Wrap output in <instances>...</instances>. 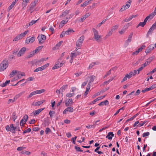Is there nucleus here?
<instances>
[{"instance_id":"obj_29","label":"nucleus","mask_w":156,"mask_h":156,"mask_svg":"<svg viewBox=\"0 0 156 156\" xmlns=\"http://www.w3.org/2000/svg\"><path fill=\"white\" fill-rule=\"evenodd\" d=\"M67 87V85H64L62 87L60 88V92H61V94H62V96H63L62 92H63L65 89Z\"/></svg>"},{"instance_id":"obj_39","label":"nucleus","mask_w":156,"mask_h":156,"mask_svg":"<svg viewBox=\"0 0 156 156\" xmlns=\"http://www.w3.org/2000/svg\"><path fill=\"white\" fill-rule=\"evenodd\" d=\"M28 118V116L27 115H25L22 120L24 122H26L27 121Z\"/></svg>"},{"instance_id":"obj_34","label":"nucleus","mask_w":156,"mask_h":156,"mask_svg":"<svg viewBox=\"0 0 156 156\" xmlns=\"http://www.w3.org/2000/svg\"><path fill=\"white\" fill-rule=\"evenodd\" d=\"M37 94L36 91H35L33 92H32L30 93V95L27 97V98H29L31 97H32L33 96L36 95Z\"/></svg>"},{"instance_id":"obj_4","label":"nucleus","mask_w":156,"mask_h":156,"mask_svg":"<svg viewBox=\"0 0 156 156\" xmlns=\"http://www.w3.org/2000/svg\"><path fill=\"white\" fill-rule=\"evenodd\" d=\"M39 43L40 44H43L46 39L45 36L43 34L39 35L37 37Z\"/></svg>"},{"instance_id":"obj_41","label":"nucleus","mask_w":156,"mask_h":156,"mask_svg":"<svg viewBox=\"0 0 156 156\" xmlns=\"http://www.w3.org/2000/svg\"><path fill=\"white\" fill-rule=\"evenodd\" d=\"M133 18V16H130V17L128 18H126L123 21L124 22H128L131 20L132 18Z\"/></svg>"},{"instance_id":"obj_25","label":"nucleus","mask_w":156,"mask_h":156,"mask_svg":"<svg viewBox=\"0 0 156 156\" xmlns=\"http://www.w3.org/2000/svg\"><path fill=\"white\" fill-rule=\"evenodd\" d=\"M73 100L72 99H69L67 101H65V105L66 106H69L70 104L73 103Z\"/></svg>"},{"instance_id":"obj_64","label":"nucleus","mask_w":156,"mask_h":156,"mask_svg":"<svg viewBox=\"0 0 156 156\" xmlns=\"http://www.w3.org/2000/svg\"><path fill=\"white\" fill-rule=\"evenodd\" d=\"M151 90L154 89L156 88V84H153L150 87Z\"/></svg>"},{"instance_id":"obj_7","label":"nucleus","mask_w":156,"mask_h":156,"mask_svg":"<svg viewBox=\"0 0 156 156\" xmlns=\"http://www.w3.org/2000/svg\"><path fill=\"white\" fill-rule=\"evenodd\" d=\"M133 34V33H131L128 36L127 40L125 41L124 45L126 47L128 46L129 45V43L131 41L132 37Z\"/></svg>"},{"instance_id":"obj_46","label":"nucleus","mask_w":156,"mask_h":156,"mask_svg":"<svg viewBox=\"0 0 156 156\" xmlns=\"http://www.w3.org/2000/svg\"><path fill=\"white\" fill-rule=\"evenodd\" d=\"M86 127L87 129H91L92 128H95V125H89L86 126Z\"/></svg>"},{"instance_id":"obj_35","label":"nucleus","mask_w":156,"mask_h":156,"mask_svg":"<svg viewBox=\"0 0 156 156\" xmlns=\"http://www.w3.org/2000/svg\"><path fill=\"white\" fill-rule=\"evenodd\" d=\"M10 82V80H7L5 82L2 84L0 86L2 87H4L6 86L8 84H9Z\"/></svg>"},{"instance_id":"obj_30","label":"nucleus","mask_w":156,"mask_h":156,"mask_svg":"<svg viewBox=\"0 0 156 156\" xmlns=\"http://www.w3.org/2000/svg\"><path fill=\"white\" fill-rule=\"evenodd\" d=\"M69 10H66L64 12H62L61 16L65 17L69 13Z\"/></svg>"},{"instance_id":"obj_54","label":"nucleus","mask_w":156,"mask_h":156,"mask_svg":"<svg viewBox=\"0 0 156 156\" xmlns=\"http://www.w3.org/2000/svg\"><path fill=\"white\" fill-rule=\"evenodd\" d=\"M73 95V93H68L66 94V96L67 97L70 98Z\"/></svg>"},{"instance_id":"obj_15","label":"nucleus","mask_w":156,"mask_h":156,"mask_svg":"<svg viewBox=\"0 0 156 156\" xmlns=\"http://www.w3.org/2000/svg\"><path fill=\"white\" fill-rule=\"evenodd\" d=\"M69 19H68V18L67 17L66 18V19L65 20H62V21L59 25V28H62V27L65 24L67 23Z\"/></svg>"},{"instance_id":"obj_61","label":"nucleus","mask_w":156,"mask_h":156,"mask_svg":"<svg viewBox=\"0 0 156 156\" xmlns=\"http://www.w3.org/2000/svg\"><path fill=\"white\" fill-rule=\"evenodd\" d=\"M86 18L84 16H83L80 19V22H83V20H85Z\"/></svg>"},{"instance_id":"obj_60","label":"nucleus","mask_w":156,"mask_h":156,"mask_svg":"<svg viewBox=\"0 0 156 156\" xmlns=\"http://www.w3.org/2000/svg\"><path fill=\"white\" fill-rule=\"evenodd\" d=\"M20 39H21L20 37H19V35H18L15 38H14V39L13 40V41H16Z\"/></svg>"},{"instance_id":"obj_58","label":"nucleus","mask_w":156,"mask_h":156,"mask_svg":"<svg viewBox=\"0 0 156 156\" xmlns=\"http://www.w3.org/2000/svg\"><path fill=\"white\" fill-rule=\"evenodd\" d=\"M101 91L100 92H98L97 93H96L94 94L92 97V98H94L96 96H98L101 94Z\"/></svg>"},{"instance_id":"obj_18","label":"nucleus","mask_w":156,"mask_h":156,"mask_svg":"<svg viewBox=\"0 0 156 156\" xmlns=\"http://www.w3.org/2000/svg\"><path fill=\"white\" fill-rule=\"evenodd\" d=\"M62 43V41H59L55 45L54 47L53 48V50H56L58 49Z\"/></svg>"},{"instance_id":"obj_26","label":"nucleus","mask_w":156,"mask_h":156,"mask_svg":"<svg viewBox=\"0 0 156 156\" xmlns=\"http://www.w3.org/2000/svg\"><path fill=\"white\" fill-rule=\"evenodd\" d=\"M74 31L73 30V29L69 28L68 30L65 31L66 34L69 35L71 33L74 32Z\"/></svg>"},{"instance_id":"obj_48","label":"nucleus","mask_w":156,"mask_h":156,"mask_svg":"<svg viewBox=\"0 0 156 156\" xmlns=\"http://www.w3.org/2000/svg\"><path fill=\"white\" fill-rule=\"evenodd\" d=\"M113 69H110L109 71H108L107 73L105 75L104 77L107 76H108L109 75L111 74V71L112 70H113Z\"/></svg>"},{"instance_id":"obj_6","label":"nucleus","mask_w":156,"mask_h":156,"mask_svg":"<svg viewBox=\"0 0 156 156\" xmlns=\"http://www.w3.org/2000/svg\"><path fill=\"white\" fill-rule=\"evenodd\" d=\"M130 2L129 1L127 2L126 3V4L122 6V7L121 8V9L119 10V12H122L125 10L126 9L129 8L130 7Z\"/></svg>"},{"instance_id":"obj_19","label":"nucleus","mask_w":156,"mask_h":156,"mask_svg":"<svg viewBox=\"0 0 156 156\" xmlns=\"http://www.w3.org/2000/svg\"><path fill=\"white\" fill-rule=\"evenodd\" d=\"M127 29L128 27L127 26H124L121 30L119 31V32L121 35L123 34L125 32Z\"/></svg>"},{"instance_id":"obj_22","label":"nucleus","mask_w":156,"mask_h":156,"mask_svg":"<svg viewBox=\"0 0 156 156\" xmlns=\"http://www.w3.org/2000/svg\"><path fill=\"white\" fill-rule=\"evenodd\" d=\"M38 0H34V1L30 4V7L31 9H33L36 5Z\"/></svg>"},{"instance_id":"obj_36","label":"nucleus","mask_w":156,"mask_h":156,"mask_svg":"<svg viewBox=\"0 0 156 156\" xmlns=\"http://www.w3.org/2000/svg\"><path fill=\"white\" fill-rule=\"evenodd\" d=\"M153 18H151V17L150 16V15H149V16H147L144 19V23L145 24L146 23V22L147 21V20L149 19H150V20H151Z\"/></svg>"},{"instance_id":"obj_12","label":"nucleus","mask_w":156,"mask_h":156,"mask_svg":"<svg viewBox=\"0 0 156 156\" xmlns=\"http://www.w3.org/2000/svg\"><path fill=\"white\" fill-rule=\"evenodd\" d=\"M26 50V48L23 47L19 51V53L17 54V56L18 57H20L23 55L25 52Z\"/></svg>"},{"instance_id":"obj_9","label":"nucleus","mask_w":156,"mask_h":156,"mask_svg":"<svg viewBox=\"0 0 156 156\" xmlns=\"http://www.w3.org/2000/svg\"><path fill=\"white\" fill-rule=\"evenodd\" d=\"M35 38L34 37H32L31 38L28 37L26 39L25 43L27 44L32 43L35 41Z\"/></svg>"},{"instance_id":"obj_56","label":"nucleus","mask_w":156,"mask_h":156,"mask_svg":"<svg viewBox=\"0 0 156 156\" xmlns=\"http://www.w3.org/2000/svg\"><path fill=\"white\" fill-rule=\"evenodd\" d=\"M31 131V129L30 128H28L26 130H25L23 132V133L25 134V133H29Z\"/></svg>"},{"instance_id":"obj_45","label":"nucleus","mask_w":156,"mask_h":156,"mask_svg":"<svg viewBox=\"0 0 156 156\" xmlns=\"http://www.w3.org/2000/svg\"><path fill=\"white\" fill-rule=\"evenodd\" d=\"M38 20H37L35 21V20H32L31 21L30 23H29V26H30L32 25L33 24H35L37 21Z\"/></svg>"},{"instance_id":"obj_63","label":"nucleus","mask_w":156,"mask_h":156,"mask_svg":"<svg viewBox=\"0 0 156 156\" xmlns=\"http://www.w3.org/2000/svg\"><path fill=\"white\" fill-rule=\"evenodd\" d=\"M145 122H144L140 123H139V124L138 125H137V126H138L139 127H141L143 126L145 124Z\"/></svg>"},{"instance_id":"obj_47","label":"nucleus","mask_w":156,"mask_h":156,"mask_svg":"<svg viewBox=\"0 0 156 156\" xmlns=\"http://www.w3.org/2000/svg\"><path fill=\"white\" fill-rule=\"evenodd\" d=\"M49 64L48 63L44 65L41 67L42 68V70H43L46 69L47 67H48L49 66Z\"/></svg>"},{"instance_id":"obj_50","label":"nucleus","mask_w":156,"mask_h":156,"mask_svg":"<svg viewBox=\"0 0 156 156\" xmlns=\"http://www.w3.org/2000/svg\"><path fill=\"white\" fill-rule=\"evenodd\" d=\"M55 113V112L54 111H50L49 112V114L51 118H52L53 115Z\"/></svg>"},{"instance_id":"obj_28","label":"nucleus","mask_w":156,"mask_h":156,"mask_svg":"<svg viewBox=\"0 0 156 156\" xmlns=\"http://www.w3.org/2000/svg\"><path fill=\"white\" fill-rule=\"evenodd\" d=\"M109 104L107 100H106L104 101H102L99 104V105L100 106H102L104 104L105 105H106L107 104Z\"/></svg>"},{"instance_id":"obj_55","label":"nucleus","mask_w":156,"mask_h":156,"mask_svg":"<svg viewBox=\"0 0 156 156\" xmlns=\"http://www.w3.org/2000/svg\"><path fill=\"white\" fill-rule=\"evenodd\" d=\"M45 133L46 134H48L49 132H51V130L49 128H47L45 130Z\"/></svg>"},{"instance_id":"obj_31","label":"nucleus","mask_w":156,"mask_h":156,"mask_svg":"<svg viewBox=\"0 0 156 156\" xmlns=\"http://www.w3.org/2000/svg\"><path fill=\"white\" fill-rule=\"evenodd\" d=\"M119 27V25H116L113 26L111 29L113 32L117 30Z\"/></svg>"},{"instance_id":"obj_1","label":"nucleus","mask_w":156,"mask_h":156,"mask_svg":"<svg viewBox=\"0 0 156 156\" xmlns=\"http://www.w3.org/2000/svg\"><path fill=\"white\" fill-rule=\"evenodd\" d=\"M9 65V62L7 59L3 60L0 64V72L5 70Z\"/></svg>"},{"instance_id":"obj_8","label":"nucleus","mask_w":156,"mask_h":156,"mask_svg":"<svg viewBox=\"0 0 156 156\" xmlns=\"http://www.w3.org/2000/svg\"><path fill=\"white\" fill-rule=\"evenodd\" d=\"M95 78V76L94 75L89 76L86 78V80H87V82L88 81H89V83L88 84H91L90 83L94 81Z\"/></svg>"},{"instance_id":"obj_11","label":"nucleus","mask_w":156,"mask_h":156,"mask_svg":"<svg viewBox=\"0 0 156 156\" xmlns=\"http://www.w3.org/2000/svg\"><path fill=\"white\" fill-rule=\"evenodd\" d=\"M156 28V27L153 24L152 26L150 28L147 34V36L148 37L150 34H151L153 31Z\"/></svg>"},{"instance_id":"obj_14","label":"nucleus","mask_w":156,"mask_h":156,"mask_svg":"<svg viewBox=\"0 0 156 156\" xmlns=\"http://www.w3.org/2000/svg\"><path fill=\"white\" fill-rule=\"evenodd\" d=\"M25 93V91H23L21 92L20 94H19L17 96H15L14 98V100H12V99H9L8 101V104H9L11 102H13L15 101V98H19L20 96L21 95H22L23 94H24Z\"/></svg>"},{"instance_id":"obj_33","label":"nucleus","mask_w":156,"mask_h":156,"mask_svg":"<svg viewBox=\"0 0 156 156\" xmlns=\"http://www.w3.org/2000/svg\"><path fill=\"white\" fill-rule=\"evenodd\" d=\"M16 0L15 1L13 2L11 5L8 7V9L9 11L13 7L16 3Z\"/></svg>"},{"instance_id":"obj_23","label":"nucleus","mask_w":156,"mask_h":156,"mask_svg":"<svg viewBox=\"0 0 156 156\" xmlns=\"http://www.w3.org/2000/svg\"><path fill=\"white\" fill-rule=\"evenodd\" d=\"M114 136V134L112 132H109L106 136V138H108L109 140H111Z\"/></svg>"},{"instance_id":"obj_27","label":"nucleus","mask_w":156,"mask_h":156,"mask_svg":"<svg viewBox=\"0 0 156 156\" xmlns=\"http://www.w3.org/2000/svg\"><path fill=\"white\" fill-rule=\"evenodd\" d=\"M29 32L28 30L25 31L24 33H22L20 35H19L21 39L23 37H24Z\"/></svg>"},{"instance_id":"obj_49","label":"nucleus","mask_w":156,"mask_h":156,"mask_svg":"<svg viewBox=\"0 0 156 156\" xmlns=\"http://www.w3.org/2000/svg\"><path fill=\"white\" fill-rule=\"evenodd\" d=\"M34 77H29L27 79L26 82L29 81H32L34 80Z\"/></svg>"},{"instance_id":"obj_20","label":"nucleus","mask_w":156,"mask_h":156,"mask_svg":"<svg viewBox=\"0 0 156 156\" xmlns=\"http://www.w3.org/2000/svg\"><path fill=\"white\" fill-rule=\"evenodd\" d=\"M154 48V47L152 44L150 45L146 49V50L145 51L146 53H149L151 51H152Z\"/></svg>"},{"instance_id":"obj_17","label":"nucleus","mask_w":156,"mask_h":156,"mask_svg":"<svg viewBox=\"0 0 156 156\" xmlns=\"http://www.w3.org/2000/svg\"><path fill=\"white\" fill-rule=\"evenodd\" d=\"M91 86V84H88L87 85V88H86V90L84 94L83 95V96L84 98H86L87 96V95L88 93V92H89V90L90 89Z\"/></svg>"},{"instance_id":"obj_32","label":"nucleus","mask_w":156,"mask_h":156,"mask_svg":"<svg viewBox=\"0 0 156 156\" xmlns=\"http://www.w3.org/2000/svg\"><path fill=\"white\" fill-rule=\"evenodd\" d=\"M17 72L18 71L16 70H12V71L11 73L9 75L10 77H13L15 75L16 73H17Z\"/></svg>"},{"instance_id":"obj_3","label":"nucleus","mask_w":156,"mask_h":156,"mask_svg":"<svg viewBox=\"0 0 156 156\" xmlns=\"http://www.w3.org/2000/svg\"><path fill=\"white\" fill-rule=\"evenodd\" d=\"M5 129L7 131H10L12 133H15V130L17 128V127H15L13 124H11L10 126L7 125L5 127Z\"/></svg>"},{"instance_id":"obj_57","label":"nucleus","mask_w":156,"mask_h":156,"mask_svg":"<svg viewBox=\"0 0 156 156\" xmlns=\"http://www.w3.org/2000/svg\"><path fill=\"white\" fill-rule=\"evenodd\" d=\"M149 134H150L149 133V132H146V133H143V134L142 136H143V137H144L146 136H149Z\"/></svg>"},{"instance_id":"obj_2","label":"nucleus","mask_w":156,"mask_h":156,"mask_svg":"<svg viewBox=\"0 0 156 156\" xmlns=\"http://www.w3.org/2000/svg\"><path fill=\"white\" fill-rule=\"evenodd\" d=\"M84 39V36H82L79 38L76 43V50L80 49L81 48Z\"/></svg>"},{"instance_id":"obj_59","label":"nucleus","mask_w":156,"mask_h":156,"mask_svg":"<svg viewBox=\"0 0 156 156\" xmlns=\"http://www.w3.org/2000/svg\"><path fill=\"white\" fill-rule=\"evenodd\" d=\"M35 52H34V51H33L31 52L30 53V54L29 55H28V58H30L31 57H32L35 54Z\"/></svg>"},{"instance_id":"obj_42","label":"nucleus","mask_w":156,"mask_h":156,"mask_svg":"<svg viewBox=\"0 0 156 156\" xmlns=\"http://www.w3.org/2000/svg\"><path fill=\"white\" fill-rule=\"evenodd\" d=\"M113 32V31L111 29L109 30L105 37H108L111 36Z\"/></svg>"},{"instance_id":"obj_51","label":"nucleus","mask_w":156,"mask_h":156,"mask_svg":"<svg viewBox=\"0 0 156 156\" xmlns=\"http://www.w3.org/2000/svg\"><path fill=\"white\" fill-rule=\"evenodd\" d=\"M25 73L23 72H22L20 73V75L19 74H18V78H21V76H25Z\"/></svg>"},{"instance_id":"obj_13","label":"nucleus","mask_w":156,"mask_h":156,"mask_svg":"<svg viewBox=\"0 0 156 156\" xmlns=\"http://www.w3.org/2000/svg\"><path fill=\"white\" fill-rule=\"evenodd\" d=\"M44 109V108L39 109L37 110L33 111L32 112V114H33V115H34V116H37Z\"/></svg>"},{"instance_id":"obj_21","label":"nucleus","mask_w":156,"mask_h":156,"mask_svg":"<svg viewBox=\"0 0 156 156\" xmlns=\"http://www.w3.org/2000/svg\"><path fill=\"white\" fill-rule=\"evenodd\" d=\"M151 58H149L144 63L142 64V66L144 68L148 65L151 62Z\"/></svg>"},{"instance_id":"obj_52","label":"nucleus","mask_w":156,"mask_h":156,"mask_svg":"<svg viewBox=\"0 0 156 156\" xmlns=\"http://www.w3.org/2000/svg\"><path fill=\"white\" fill-rule=\"evenodd\" d=\"M145 25V24L144 23V22H140L138 24L137 26V27H138L139 26H141L142 27H143Z\"/></svg>"},{"instance_id":"obj_24","label":"nucleus","mask_w":156,"mask_h":156,"mask_svg":"<svg viewBox=\"0 0 156 156\" xmlns=\"http://www.w3.org/2000/svg\"><path fill=\"white\" fill-rule=\"evenodd\" d=\"M45 100H43L41 101H39L37 102H36L34 104V105L36 106H39L44 102Z\"/></svg>"},{"instance_id":"obj_53","label":"nucleus","mask_w":156,"mask_h":156,"mask_svg":"<svg viewBox=\"0 0 156 156\" xmlns=\"http://www.w3.org/2000/svg\"><path fill=\"white\" fill-rule=\"evenodd\" d=\"M42 68L41 67H39L36 68L35 70H34V72H38L39 71H42Z\"/></svg>"},{"instance_id":"obj_38","label":"nucleus","mask_w":156,"mask_h":156,"mask_svg":"<svg viewBox=\"0 0 156 156\" xmlns=\"http://www.w3.org/2000/svg\"><path fill=\"white\" fill-rule=\"evenodd\" d=\"M156 15V7L155 8L154 11L150 15L151 17V18H153V17Z\"/></svg>"},{"instance_id":"obj_37","label":"nucleus","mask_w":156,"mask_h":156,"mask_svg":"<svg viewBox=\"0 0 156 156\" xmlns=\"http://www.w3.org/2000/svg\"><path fill=\"white\" fill-rule=\"evenodd\" d=\"M45 90L44 89H41L40 90H36V93L37 94H41L42 93H43V92H44L45 91Z\"/></svg>"},{"instance_id":"obj_43","label":"nucleus","mask_w":156,"mask_h":156,"mask_svg":"<svg viewBox=\"0 0 156 156\" xmlns=\"http://www.w3.org/2000/svg\"><path fill=\"white\" fill-rule=\"evenodd\" d=\"M96 64L95 62H92L91 64H90L88 68V69H91L94 65Z\"/></svg>"},{"instance_id":"obj_40","label":"nucleus","mask_w":156,"mask_h":156,"mask_svg":"<svg viewBox=\"0 0 156 156\" xmlns=\"http://www.w3.org/2000/svg\"><path fill=\"white\" fill-rule=\"evenodd\" d=\"M60 66L59 65V63H58L55 64V66H53L52 68V69L53 70L55 69H58L60 67Z\"/></svg>"},{"instance_id":"obj_10","label":"nucleus","mask_w":156,"mask_h":156,"mask_svg":"<svg viewBox=\"0 0 156 156\" xmlns=\"http://www.w3.org/2000/svg\"><path fill=\"white\" fill-rule=\"evenodd\" d=\"M78 49H76L75 50L73 51L71 53L70 57L72 58H75L77 55L80 54V52L77 51Z\"/></svg>"},{"instance_id":"obj_62","label":"nucleus","mask_w":156,"mask_h":156,"mask_svg":"<svg viewBox=\"0 0 156 156\" xmlns=\"http://www.w3.org/2000/svg\"><path fill=\"white\" fill-rule=\"evenodd\" d=\"M75 148L76 150L78 151L82 152L83 151V150H81L80 148L79 147H78L77 146L75 147Z\"/></svg>"},{"instance_id":"obj_16","label":"nucleus","mask_w":156,"mask_h":156,"mask_svg":"<svg viewBox=\"0 0 156 156\" xmlns=\"http://www.w3.org/2000/svg\"><path fill=\"white\" fill-rule=\"evenodd\" d=\"M73 111V107H68L66 108L63 112V114H66L67 112H72Z\"/></svg>"},{"instance_id":"obj_5","label":"nucleus","mask_w":156,"mask_h":156,"mask_svg":"<svg viewBox=\"0 0 156 156\" xmlns=\"http://www.w3.org/2000/svg\"><path fill=\"white\" fill-rule=\"evenodd\" d=\"M94 35V38L97 41H98L99 39L101 38V36L98 34V31L95 28H93L92 29Z\"/></svg>"},{"instance_id":"obj_44","label":"nucleus","mask_w":156,"mask_h":156,"mask_svg":"<svg viewBox=\"0 0 156 156\" xmlns=\"http://www.w3.org/2000/svg\"><path fill=\"white\" fill-rule=\"evenodd\" d=\"M16 114L15 112H13L12 115V118L13 119L14 121H15V120L17 118V117L16 116Z\"/></svg>"}]
</instances>
